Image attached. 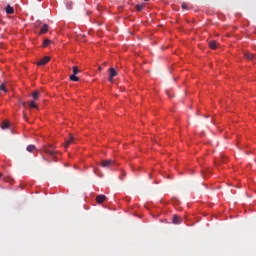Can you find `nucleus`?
Listing matches in <instances>:
<instances>
[{
	"mask_svg": "<svg viewBox=\"0 0 256 256\" xmlns=\"http://www.w3.org/2000/svg\"><path fill=\"white\" fill-rule=\"evenodd\" d=\"M115 165V161L114 160H111V159H108V160H102V163H101V166L103 168H106V169H109L111 168L112 166Z\"/></svg>",
	"mask_w": 256,
	"mask_h": 256,
	"instance_id": "obj_1",
	"label": "nucleus"
},
{
	"mask_svg": "<svg viewBox=\"0 0 256 256\" xmlns=\"http://www.w3.org/2000/svg\"><path fill=\"white\" fill-rule=\"evenodd\" d=\"M44 152L48 154L50 157H54L56 154L53 146H44Z\"/></svg>",
	"mask_w": 256,
	"mask_h": 256,
	"instance_id": "obj_2",
	"label": "nucleus"
},
{
	"mask_svg": "<svg viewBox=\"0 0 256 256\" xmlns=\"http://www.w3.org/2000/svg\"><path fill=\"white\" fill-rule=\"evenodd\" d=\"M109 73H110L109 81H110V83H113L114 78L117 75V72H116V70L114 68H110L109 69Z\"/></svg>",
	"mask_w": 256,
	"mask_h": 256,
	"instance_id": "obj_3",
	"label": "nucleus"
},
{
	"mask_svg": "<svg viewBox=\"0 0 256 256\" xmlns=\"http://www.w3.org/2000/svg\"><path fill=\"white\" fill-rule=\"evenodd\" d=\"M49 61H50V57L46 56V57L42 58V59L37 63V65L43 66V65H46V63H48Z\"/></svg>",
	"mask_w": 256,
	"mask_h": 256,
	"instance_id": "obj_4",
	"label": "nucleus"
},
{
	"mask_svg": "<svg viewBox=\"0 0 256 256\" xmlns=\"http://www.w3.org/2000/svg\"><path fill=\"white\" fill-rule=\"evenodd\" d=\"M107 197L105 195H98L96 197V201L98 204H102L106 201Z\"/></svg>",
	"mask_w": 256,
	"mask_h": 256,
	"instance_id": "obj_5",
	"label": "nucleus"
},
{
	"mask_svg": "<svg viewBox=\"0 0 256 256\" xmlns=\"http://www.w3.org/2000/svg\"><path fill=\"white\" fill-rule=\"evenodd\" d=\"M172 223L179 225L182 223V219L180 216L178 215H174V217L172 218Z\"/></svg>",
	"mask_w": 256,
	"mask_h": 256,
	"instance_id": "obj_6",
	"label": "nucleus"
},
{
	"mask_svg": "<svg viewBox=\"0 0 256 256\" xmlns=\"http://www.w3.org/2000/svg\"><path fill=\"white\" fill-rule=\"evenodd\" d=\"M27 152L29 153H34L35 151L38 152L37 148L35 147V145H28L26 148Z\"/></svg>",
	"mask_w": 256,
	"mask_h": 256,
	"instance_id": "obj_7",
	"label": "nucleus"
},
{
	"mask_svg": "<svg viewBox=\"0 0 256 256\" xmlns=\"http://www.w3.org/2000/svg\"><path fill=\"white\" fill-rule=\"evenodd\" d=\"M208 45L210 46V48L212 50L217 49V41H215V40L210 41V43H208Z\"/></svg>",
	"mask_w": 256,
	"mask_h": 256,
	"instance_id": "obj_8",
	"label": "nucleus"
},
{
	"mask_svg": "<svg viewBox=\"0 0 256 256\" xmlns=\"http://www.w3.org/2000/svg\"><path fill=\"white\" fill-rule=\"evenodd\" d=\"M47 32H48V25H47V24H44V25L41 27L40 34H46Z\"/></svg>",
	"mask_w": 256,
	"mask_h": 256,
	"instance_id": "obj_9",
	"label": "nucleus"
},
{
	"mask_svg": "<svg viewBox=\"0 0 256 256\" xmlns=\"http://www.w3.org/2000/svg\"><path fill=\"white\" fill-rule=\"evenodd\" d=\"M73 143H74V137L71 136L70 139L66 141L65 147L68 148Z\"/></svg>",
	"mask_w": 256,
	"mask_h": 256,
	"instance_id": "obj_10",
	"label": "nucleus"
},
{
	"mask_svg": "<svg viewBox=\"0 0 256 256\" xmlns=\"http://www.w3.org/2000/svg\"><path fill=\"white\" fill-rule=\"evenodd\" d=\"M6 13H7V14H13V13H14V8L11 7L10 5H8V6L6 7Z\"/></svg>",
	"mask_w": 256,
	"mask_h": 256,
	"instance_id": "obj_11",
	"label": "nucleus"
},
{
	"mask_svg": "<svg viewBox=\"0 0 256 256\" xmlns=\"http://www.w3.org/2000/svg\"><path fill=\"white\" fill-rule=\"evenodd\" d=\"M32 97L37 101V99H39L40 97V92L36 90L35 92H33Z\"/></svg>",
	"mask_w": 256,
	"mask_h": 256,
	"instance_id": "obj_12",
	"label": "nucleus"
},
{
	"mask_svg": "<svg viewBox=\"0 0 256 256\" xmlns=\"http://www.w3.org/2000/svg\"><path fill=\"white\" fill-rule=\"evenodd\" d=\"M245 57L249 60V61H253V59H254V54H251V53H246L245 54Z\"/></svg>",
	"mask_w": 256,
	"mask_h": 256,
	"instance_id": "obj_13",
	"label": "nucleus"
},
{
	"mask_svg": "<svg viewBox=\"0 0 256 256\" xmlns=\"http://www.w3.org/2000/svg\"><path fill=\"white\" fill-rule=\"evenodd\" d=\"M70 79H71V81H75V82L79 81V77H77L76 74H72L70 76Z\"/></svg>",
	"mask_w": 256,
	"mask_h": 256,
	"instance_id": "obj_14",
	"label": "nucleus"
},
{
	"mask_svg": "<svg viewBox=\"0 0 256 256\" xmlns=\"http://www.w3.org/2000/svg\"><path fill=\"white\" fill-rule=\"evenodd\" d=\"M9 128V122L5 121L2 123V129L5 130V129H8Z\"/></svg>",
	"mask_w": 256,
	"mask_h": 256,
	"instance_id": "obj_15",
	"label": "nucleus"
},
{
	"mask_svg": "<svg viewBox=\"0 0 256 256\" xmlns=\"http://www.w3.org/2000/svg\"><path fill=\"white\" fill-rule=\"evenodd\" d=\"M78 73H80V70L78 69L77 66L73 67V75H78Z\"/></svg>",
	"mask_w": 256,
	"mask_h": 256,
	"instance_id": "obj_16",
	"label": "nucleus"
},
{
	"mask_svg": "<svg viewBox=\"0 0 256 256\" xmlns=\"http://www.w3.org/2000/svg\"><path fill=\"white\" fill-rule=\"evenodd\" d=\"M144 7H145V4H138V5L136 6V8H137L138 11H142V10L144 9Z\"/></svg>",
	"mask_w": 256,
	"mask_h": 256,
	"instance_id": "obj_17",
	"label": "nucleus"
},
{
	"mask_svg": "<svg viewBox=\"0 0 256 256\" xmlns=\"http://www.w3.org/2000/svg\"><path fill=\"white\" fill-rule=\"evenodd\" d=\"M50 43H51V40L46 39V40H44V42H43V46H44V47H47Z\"/></svg>",
	"mask_w": 256,
	"mask_h": 256,
	"instance_id": "obj_18",
	"label": "nucleus"
},
{
	"mask_svg": "<svg viewBox=\"0 0 256 256\" xmlns=\"http://www.w3.org/2000/svg\"><path fill=\"white\" fill-rule=\"evenodd\" d=\"M30 107H31L32 109H37V105L35 104L34 101H31V102H30Z\"/></svg>",
	"mask_w": 256,
	"mask_h": 256,
	"instance_id": "obj_19",
	"label": "nucleus"
},
{
	"mask_svg": "<svg viewBox=\"0 0 256 256\" xmlns=\"http://www.w3.org/2000/svg\"><path fill=\"white\" fill-rule=\"evenodd\" d=\"M0 91H4V92L7 91L6 88H5V86H4V84H2V85L0 86Z\"/></svg>",
	"mask_w": 256,
	"mask_h": 256,
	"instance_id": "obj_20",
	"label": "nucleus"
},
{
	"mask_svg": "<svg viewBox=\"0 0 256 256\" xmlns=\"http://www.w3.org/2000/svg\"><path fill=\"white\" fill-rule=\"evenodd\" d=\"M187 8H188L187 4L186 3H182V9H187Z\"/></svg>",
	"mask_w": 256,
	"mask_h": 256,
	"instance_id": "obj_21",
	"label": "nucleus"
},
{
	"mask_svg": "<svg viewBox=\"0 0 256 256\" xmlns=\"http://www.w3.org/2000/svg\"><path fill=\"white\" fill-rule=\"evenodd\" d=\"M23 117H24V119L27 121V116H26L25 113L23 114Z\"/></svg>",
	"mask_w": 256,
	"mask_h": 256,
	"instance_id": "obj_22",
	"label": "nucleus"
},
{
	"mask_svg": "<svg viewBox=\"0 0 256 256\" xmlns=\"http://www.w3.org/2000/svg\"><path fill=\"white\" fill-rule=\"evenodd\" d=\"M21 104L24 106V105H25V102H22Z\"/></svg>",
	"mask_w": 256,
	"mask_h": 256,
	"instance_id": "obj_23",
	"label": "nucleus"
},
{
	"mask_svg": "<svg viewBox=\"0 0 256 256\" xmlns=\"http://www.w3.org/2000/svg\"><path fill=\"white\" fill-rule=\"evenodd\" d=\"M2 178V173H0V179Z\"/></svg>",
	"mask_w": 256,
	"mask_h": 256,
	"instance_id": "obj_24",
	"label": "nucleus"
},
{
	"mask_svg": "<svg viewBox=\"0 0 256 256\" xmlns=\"http://www.w3.org/2000/svg\"><path fill=\"white\" fill-rule=\"evenodd\" d=\"M99 70L101 71V67H99Z\"/></svg>",
	"mask_w": 256,
	"mask_h": 256,
	"instance_id": "obj_25",
	"label": "nucleus"
},
{
	"mask_svg": "<svg viewBox=\"0 0 256 256\" xmlns=\"http://www.w3.org/2000/svg\"><path fill=\"white\" fill-rule=\"evenodd\" d=\"M144 1H149V0H144Z\"/></svg>",
	"mask_w": 256,
	"mask_h": 256,
	"instance_id": "obj_26",
	"label": "nucleus"
}]
</instances>
